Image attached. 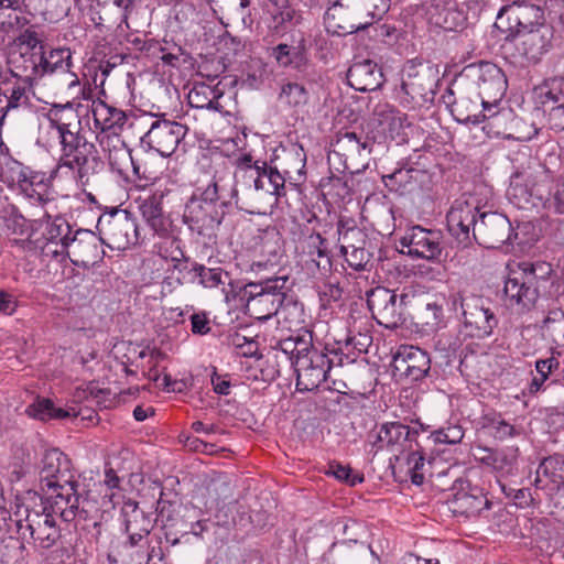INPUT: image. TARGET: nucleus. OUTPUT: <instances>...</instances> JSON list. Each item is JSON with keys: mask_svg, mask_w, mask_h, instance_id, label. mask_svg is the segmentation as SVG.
Instances as JSON below:
<instances>
[{"mask_svg": "<svg viewBox=\"0 0 564 564\" xmlns=\"http://www.w3.org/2000/svg\"><path fill=\"white\" fill-rule=\"evenodd\" d=\"M17 533L23 541L32 540L35 547L48 550L61 539V529L52 513H47L44 501L35 491L17 496L10 516Z\"/></svg>", "mask_w": 564, "mask_h": 564, "instance_id": "1", "label": "nucleus"}, {"mask_svg": "<svg viewBox=\"0 0 564 564\" xmlns=\"http://www.w3.org/2000/svg\"><path fill=\"white\" fill-rule=\"evenodd\" d=\"M234 205L238 206V189L231 176L214 175L209 184L198 187L192 195L185 218L195 225L214 228L223 223Z\"/></svg>", "mask_w": 564, "mask_h": 564, "instance_id": "2", "label": "nucleus"}, {"mask_svg": "<svg viewBox=\"0 0 564 564\" xmlns=\"http://www.w3.org/2000/svg\"><path fill=\"white\" fill-rule=\"evenodd\" d=\"M454 87L455 89L452 86L447 88L443 99L451 107V112L456 121L473 124L487 121L484 129L492 131L496 135L506 134L507 129L502 126L513 118L511 110H485L482 99L463 76L454 84Z\"/></svg>", "mask_w": 564, "mask_h": 564, "instance_id": "3", "label": "nucleus"}, {"mask_svg": "<svg viewBox=\"0 0 564 564\" xmlns=\"http://www.w3.org/2000/svg\"><path fill=\"white\" fill-rule=\"evenodd\" d=\"M453 310H462L458 334L464 339H485L494 334L498 317L490 302L480 295L458 292L452 296Z\"/></svg>", "mask_w": 564, "mask_h": 564, "instance_id": "4", "label": "nucleus"}, {"mask_svg": "<svg viewBox=\"0 0 564 564\" xmlns=\"http://www.w3.org/2000/svg\"><path fill=\"white\" fill-rule=\"evenodd\" d=\"M286 282V276H274L261 282L247 283L242 295L247 301L249 314L259 321H267L276 315L285 300Z\"/></svg>", "mask_w": 564, "mask_h": 564, "instance_id": "5", "label": "nucleus"}, {"mask_svg": "<svg viewBox=\"0 0 564 564\" xmlns=\"http://www.w3.org/2000/svg\"><path fill=\"white\" fill-rule=\"evenodd\" d=\"M482 99L485 110H492L501 101L508 88L505 73L494 63L469 65L462 75Z\"/></svg>", "mask_w": 564, "mask_h": 564, "instance_id": "6", "label": "nucleus"}, {"mask_svg": "<svg viewBox=\"0 0 564 564\" xmlns=\"http://www.w3.org/2000/svg\"><path fill=\"white\" fill-rule=\"evenodd\" d=\"M438 82L434 66L409 61L402 72L401 89L414 106L422 107L433 104Z\"/></svg>", "mask_w": 564, "mask_h": 564, "instance_id": "7", "label": "nucleus"}, {"mask_svg": "<svg viewBox=\"0 0 564 564\" xmlns=\"http://www.w3.org/2000/svg\"><path fill=\"white\" fill-rule=\"evenodd\" d=\"M97 229L104 245L112 250L123 251L139 241V231L132 213L116 209L98 219Z\"/></svg>", "mask_w": 564, "mask_h": 564, "instance_id": "8", "label": "nucleus"}, {"mask_svg": "<svg viewBox=\"0 0 564 564\" xmlns=\"http://www.w3.org/2000/svg\"><path fill=\"white\" fill-rule=\"evenodd\" d=\"M408 299L406 294L398 295L384 286H376L367 292V305L373 319L388 329L398 328L404 323L403 308Z\"/></svg>", "mask_w": 564, "mask_h": 564, "instance_id": "9", "label": "nucleus"}, {"mask_svg": "<svg viewBox=\"0 0 564 564\" xmlns=\"http://www.w3.org/2000/svg\"><path fill=\"white\" fill-rule=\"evenodd\" d=\"M540 24H546L542 7L519 0L503 6L499 10L495 22V26L506 34L505 40L507 41L510 39V34L517 33L518 30L520 32L536 28Z\"/></svg>", "mask_w": 564, "mask_h": 564, "instance_id": "10", "label": "nucleus"}, {"mask_svg": "<svg viewBox=\"0 0 564 564\" xmlns=\"http://www.w3.org/2000/svg\"><path fill=\"white\" fill-rule=\"evenodd\" d=\"M544 264H529L520 272H512L505 282L503 293L507 305L519 312L530 311L539 299L536 270Z\"/></svg>", "mask_w": 564, "mask_h": 564, "instance_id": "11", "label": "nucleus"}, {"mask_svg": "<svg viewBox=\"0 0 564 564\" xmlns=\"http://www.w3.org/2000/svg\"><path fill=\"white\" fill-rule=\"evenodd\" d=\"M430 21L445 31H462L478 21L480 7L477 0L456 2L453 0L433 4Z\"/></svg>", "mask_w": 564, "mask_h": 564, "instance_id": "12", "label": "nucleus"}, {"mask_svg": "<svg viewBox=\"0 0 564 564\" xmlns=\"http://www.w3.org/2000/svg\"><path fill=\"white\" fill-rule=\"evenodd\" d=\"M443 236L440 230L412 226L400 238L402 252L411 258L438 261L443 251Z\"/></svg>", "mask_w": 564, "mask_h": 564, "instance_id": "13", "label": "nucleus"}, {"mask_svg": "<svg viewBox=\"0 0 564 564\" xmlns=\"http://www.w3.org/2000/svg\"><path fill=\"white\" fill-rule=\"evenodd\" d=\"M513 232L510 220L500 213H482L475 227L474 239L485 248H500L511 241Z\"/></svg>", "mask_w": 564, "mask_h": 564, "instance_id": "14", "label": "nucleus"}, {"mask_svg": "<svg viewBox=\"0 0 564 564\" xmlns=\"http://www.w3.org/2000/svg\"><path fill=\"white\" fill-rule=\"evenodd\" d=\"M391 367L394 376L420 381L429 376L431 358L427 351L412 345H401L394 352Z\"/></svg>", "mask_w": 564, "mask_h": 564, "instance_id": "15", "label": "nucleus"}, {"mask_svg": "<svg viewBox=\"0 0 564 564\" xmlns=\"http://www.w3.org/2000/svg\"><path fill=\"white\" fill-rule=\"evenodd\" d=\"M77 482L72 474V462L58 448L47 449L42 459L40 470L41 490L47 494L57 490L62 484Z\"/></svg>", "mask_w": 564, "mask_h": 564, "instance_id": "16", "label": "nucleus"}, {"mask_svg": "<svg viewBox=\"0 0 564 564\" xmlns=\"http://www.w3.org/2000/svg\"><path fill=\"white\" fill-rule=\"evenodd\" d=\"M101 235L97 236L88 229H77L66 243L65 254L76 265H94L105 256Z\"/></svg>", "mask_w": 564, "mask_h": 564, "instance_id": "17", "label": "nucleus"}, {"mask_svg": "<svg viewBox=\"0 0 564 564\" xmlns=\"http://www.w3.org/2000/svg\"><path fill=\"white\" fill-rule=\"evenodd\" d=\"M453 492L447 498L449 510L454 514L473 517L484 509L490 508V501L482 489L473 486L469 481L458 480L452 488Z\"/></svg>", "mask_w": 564, "mask_h": 564, "instance_id": "18", "label": "nucleus"}, {"mask_svg": "<svg viewBox=\"0 0 564 564\" xmlns=\"http://www.w3.org/2000/svg\"><path fill=\"white\" fill-rule=\"evenodd\" d=\"M553 28L540 24L536 28L510 34L508 41H514L519 53L531 63H538L552 47Z\"/></svg>", "mask_w": 564, "mask_h": 564, "instance_id": "19", "label": "nucleus"}, {"mask_svg": "<svg viewBox=\"0 0 564 564\" xmlns=\"http://www.w3.org/2000/svg\"><path fill=\"white\" fill-rule=\"evenodd\" d=\"M186 132L187 128L180 122L155 120L141 140L162 156H170L184 139Z\"/></svg>", "mask_w": 564, "mask_h": 564, "instance_id": "20", "label": "nucleus"}, {"mask_svg": "<svg viewBox=\"0 0 564 564\" xmlns=\"http://www.w3.org/2000/svg\"><path fill=\"white\" fill-rule=\"evenodd\" d=\"M328 362L324 350H313L311 355H305L299 361H293L296 373V389L301 392L317 389L328 379Z\"/></svg>", "mask_w": 564, "mask_h": 564, "instance_id": "21", "label": "nucleus"}, {"mask_svg": "<svg viewBox=\"0 0 564 564\" xmlns=\"http://www.w3.org/2000/svg\"><path fill=\"white\" fill-rule=\"evenodd\" d=\"M477 212L478 208L475 204L456 199L446 215L449 234L464 246L469 245L474 238L475 227L479 221L476 220Z\"/></svg>", "mask_w": 564, "mask_h": 564, "instance_id": "22", "label": "nucleus"}, {"mask_svg": "<svg viewBox=\"0 0 564 564\" xmlns=\"http://www.w3.org/2000/svg\"><path fill=\"white\" fill-rule=\"evenodd\" d=\"M270 57L279 67L304 73L310 65L304 35L299 31L291 33L288 42L279 43L271 48Z\"/></svg>", "mask_w": 564, "mask_h": 564, "instance_id": "23", "label": "nucleus"}, {"mask_svg": "<svg viewBox=\"0 0 564 564\" xmlns=\"http://www.w3.org/2000/svg\"><path fill=\"white\" fill-rule=\"evenodd\" d=\"M78 486V481L62 484L57 490H53L44 502L47 513H52L54 518L58 516L65 522H72L77 517H82L85 510L79 506Z\"/></svg>", "mask_w": 564, "mask_h": 564, "instance_id": "24", "label": "nucleus"}, {"mask_svg": "<svg viewBox=\"0 0 564 564\" xmlns=\"http://www.w3.org/2000/svg\"><path fill=\"white\" fill-rule=\"evenodd\" d=\"M121 511L124 518V531L128 534L126 543L148 546V536L154 527L151 517L131 499L124 502Z\"/></svg>", "mask_w": 564, "mask_h": 564, "instance_id": "25", "label": "nucleus"}, {"mask_svg": "<svg viewBox=\"0 0 564 564\" xmlns=\"http://www.w3.org/2000/svg\"><path fill=\"white\" fill-rule=\"evenodd\" d=\"M0 84V126L7 115L20 108H28L31 105L30 95L33 93L32 84L6 76Z\"/></svg>", "mask_w": 564, "mask_h": 564, "instance_id": "26", "label": "nucleus"}, {"mask_svg": "<svg viewBox=\"0 0 564 564\" xmlns=\"http://www.w3.org/2000/svg\"><path fill=\"white\" fill-rule=\"evenodd\" d=\"M348 84L358 91H373L383 85L382 68L372 59L355 58L347 70Z\"/></svg>", "mask_w": 564, "mask_h": 564, "instance_id": "27", "label": "nucleus"}, {"mask_svg": "<svg viewBox=\"0 0 564 564\" xmlns=\"http://www.w3.org/2000/svg\"><path fill=\"white\" fill-rule=\"evenodd\" d=\"M348 10L352 11L349 21L341 22V19H338L335 22H328L334 29L333 32L339 36L366 30L380 20L372 18V4H369V2L356 1Z\"/></svg>", "mask_w": 564, "mask_h": 564, "instance_id": "28", "label": "nucleus"}, {"mask_svg": "<svg viewBox=\"0 0 564 564\" xmlns=\"http://www.w3.org/2000/svg\"><path fill=\"white\" fill-rule=\"evenodd\" d=\"M154 557L162 561L161 552L156 553L154 546L126 542L118 544L108 553L109 564H150Z\"/></svg>", "mask_w": 564, "mask_h": 564, "instance_id": "29", "label": "nucleus"}, {"mask_svg": "<svg viewBox=\"0 0 564 564\" xmlns=\"http://www.w3.org/2000/svg\"><path fill=\"white\" fill-rule=\"evenodd\" d=\"M9 75L12 78L34 85L41 74V53L24 52L12 56L9 62Z\"/></svg>", "mask_w": 564, "mask_h": 564, "instance_id": "30", "label": "nucleus"}, {"mask_svg": "<svg viewBox=\"0 0 564 564\" xmlns=\"http://www.w3.org/2000/svg\"><path fill=\"white\" fill-rule=\"evenodd\" d=\"M163 198V192L156 191L139 202V210L143 220L159 235H165L169 230V219L162 208Z\"/></svg>", "mask_w": 564, "mask_h": 564, "instance_id": "31", "label": "nucleus"}, {"mask_svg": "<svg viewBox=\"0 0 564 564\" xmlns=\"http://www.w3.org/2000/svg\"><path fill=\"white\" fill-rule=\"evenodd\" d=\"M539 329L542 338L550 345L552 355L564 354V312L562 310L549 312Z\"/></svg>", "mask_w": 564, "mask_h": 564, "instance_id": "32", "label": "nucleus"}, {"mask_svg": "<svg viewBox=\"0 0 564 564\" xmlns=\"http://www.w3.org/2000/svg\"><path fill=\"white\" fill-rule=\"evenodd\" d=\"M246 173L254 178V189L263 191L276 197L285 195V178L284 176L272 166H269L267 161L261 163V171L247 170Z\"/></svg>", "mask_w": 564, "mask_h": 564, "instance_id": "33", "label": "nucleus"}, {"mask_svg": "<svg viewBox=\"0 0 564 564\" xmlns=\"http://www.w3.org/2000/svg\"><path fill=\"white\" fill-rule=\"evenodd\" d=\"M221 96L223 91L217 86L200 83L189 90L187 101L192 108L208 109L223 113L224 107L219 102Z\"/></svg>", "mask_w": 564, "mask_h": 564, "instance_id": "34", "label": "nucleus"}, {"mask_svg": "<svg viewBox=\"0 0 564 564\" xmlns=\"http://www.w3.org/2000/svg\"><path fill=\"white\" fill-rule=\"evenodd\" d=\"M46 118L50 127L55 130L80 129V119L74 104L53 105Z\"/></svg>", "mask_w": 564, "mask_h": 564, "instance_id": "35", "label": "nucleus"}, {"mask_svg": "<svg viewBox=\"0 0 564 564\" xmlns=\"http://www.w3.org/2000/svg\"><path fill=\"white\" fill-rule=\"evenodd\" d=\"M44 217L47 218V225L43 234L44 238L50 242L61 246L59 250L54 251L56 254H64L66 243H68L74 234L70 225L63 217H55L52 221H50L51 216L47 213H44Z\"/></svg>", "mask_w": 564, "mask_h": 564, "instance_id": "36", "label": "nucleus"}, {"mask_svg": "<svg viewBox=\"0 0 564 564\" xmlns=\"http://www.w3.org/2000/svg\"><path fill=\"white\" fill-rule=\"evenodd\" d=\"M41 53V74H53L57 70L69 72L72 67V55L67 48L51 50L48 53L43 51V45H40Z\"/></svg>", "mask_w": 564, "mask_h": 564, "instance_id": "37", "label": "nucleus"}, {"mask_svg": "<svg viewBox=\"0 0 564 564\" xmlns=\"http://www.w3.org/2000/svg\"><path fill=\"white\" fill-rule=\"evenodd\" d=\"M534 93L542 106L564 104V79L561 76L547 78L534 88Z\"/></svg>", "mask_w": 564, "mask_h": 564, "instance_id": "38", "label": "nucleus"}, {"mask_svg": "<svg viewBox=\"0 0 564 564\" xmlns=\"http://www.w3.org/2000/svg\"><path fill=\"white\" fill-rule=\"evenodd\" d=\"M338 235L340 252L366 247L368 242V236L362 229L357 226H347L343 221L338 224Z\"/></svg>", "mask_w": 564, "mask_h": 564, "instance_id": "39", "label": "nucleus"}, {"mask_svg": "<svg viewBox=\"0 0 564 564\" xmlns=\"http://www.w3.org/2000/svg\"><path fill=\"white\" fill-rule=\"evenodd\" d=\"M104 110H106L107 115L102 119L100 118L101 112H95L96 123L101 124L102 134H107V137L111 134L118 137L127 121L126 113L122 110L107 106L104 107Z\"/></svg>", "mask_w": 564, "mask_h": 564, "instance_id": "40", "label": "nucleus"}, {"mask_svg": "<svg viewBox=\"0 0 564 564\" xmlns=\"http://www.w3.org/2000/svg\"><path fill=\"white\" fill-rule=\"evenodd\" d=\"M383 430V441L389 447L400 445L405 441L412 442L417 435V431L410 430L408 425L400 422H387L381 424Z\"/></svg>", "mask_w": 564, "mask_h": 564, "instance_id": "41", "label": "nucleus"}, {"mask_svg": "<svg viewBox=\"0 0 564 564\" xmlns=\"http://www.w3.org/2000/svg\"><path fill=\"white\" fill-rule=\"evenodd\" d=\"M26 413L35 419L45 421L50 419H63L68 416V412L63 409H56L54 403L46 398L37 399L35 402L30 404L26 409Z\"/></svg>", "mask_w": 564, "mask_h": 564, "instance_id": "42", "label": "nucleus"}, {"mask_svg": "<svg viewBox=\"0 0 564 564\" xmlns=\"http://www.w3.org/2000/svg\"><path fill=\"white\" fill-rule=\"evenodd\" d=\"M280 99H283L290 107L302 108L307 105L310 94L299 83H286L281 88Z\"/></svg>", "mask_w": 564, "mask_h": 564, "instance_id": "43", "label": "nucleus"}, {"mask_svg": "<svg viewBox=\"0 0 564 564\" xmlns=\"http://www.w3.org/2000/svg\"><path fill=\"white\" fill-rule=\"evenodd\" d=\"M197 282L208 289H214L219 285H224L229 280V273L224 271L221 268H206L204 264L195 267Z\"/></svg>", "mask_w": 564, "mask_h": 564, "instance_id": "44", "label": "nucleus"}, {"mask_svg": "<svg viewBox=\"0 0 564 564\" xmlns=\"http://www.w3.org/2000/svg\"><path fill=\"white\" fill-rule=\"evenodd\" d=\"M11 6L7 3L4 10H0V31L7 34H14L29 23L26 17L11 9Z\"/></svg>", "mask_w": 564, "mask_h": 564, "instance_id": "45", "label": "nucleus"}, {"mask_svg": "<svg viewBox=\"0 0 564 564\" xmlns=\"http://www.w3.org/2000/svg\"><path fill=\"white\" fill-rule=\"evenodd\" d=\"M95 149V145L91 143L82 144V148L76 150V152H73L69 154V156L59 158L58 166L59 167H68L70 170H76L77 173L84 167V165L91 159L95 154L93 153V150Z\"/></svg>", "mask_w": 564, "mask_h": 564, "instance_id": "46", "label": "nucleus"}, {"mask_svg": "<svg viewBox=\"0 0 564 564\" xmlns=\"http://www.w3.org/2000/svg\"><path fill=\"white\" fill-rule=\"evenodd\" d=\"M335 153L348 152L352 155H359L367 148V142H362L356 132L340 133L335 142Z\"/></svg>", "mask_w": 564, "mask_h": 564, "instance_id": "47", "label": "nucleus"}, {"mask_svg": "<svg viewBox=\"0 0 564 564\" xmlns=\"http://www.w3.org/2000/svg\"><path fill=\"white\" fill-rule=\"evenodd\" d=\"M425 457L420 449H414L410 446V453L406 456L408 473L411 476V481L414 485H422L424 475L421 471L424 467Z\"/></svg>", "mask_w": 564, "mask_h": 564, "instance_id": "48", "label": "nucleus"}, {"mask_svg": "<svg viewBox=\"0 0 564 564\" xmlns=\"http://www.w3.org/2000/svg\"><path fill=\"white\" fill-rule=\"evenodd\" d=\"M3 214L4 226L10 232L15 235L26 234L28 220L14 206L6 208Z\"/></svg>", "mask_w": 564, "mask_h": 564, "instance_id": "49", "label": "nucleus"}, {"mask_svg": "<svg viewBox=\"0 0 564 564\" xmlns=\"http://www.w3.org/2000/svg\"><path fill=\"white\" fill-rule=\"evenodd\" d=\"M58 132L61 143V158L69 156L73 152H76L80 145L79 129H66L56 130Z\"/></svg>", "mask_w": 564, "mask_h": 564, "instance_id": "50", "label": "nucleus"}, {"mask_svg": "<svg viewBox=\"0 0 564 564\" xmlns=\"http://www.w3.org/2000/svg\"><path fill=\"white\" fill-rule=\"evenodd\" d=\"M517 449L512 453L507 454L505 452L490 453L484 460L487 464L492 465L495 469H499L506 473H511L517 462Z\"/></svg>", "mask_w": 564, "mask_h": 564, "instance_id": "51", "label": "nucleus"}, {"mask_svg": "<svg viewBox=\"0 0 564 564\" xmlns=\"http://www.w3.org/2000/svg\"><path fill=\"white\" fill-rule=\"evenodd\" d=\"M69 11L68 0H46L45 8L42 10L44 20L57 22L67 15Z\"/></svg>", "mask_w": 564, "mask_h": 564, "instance_id": "52", "label": "nucleus"}, {"mask_svg": "<svg viewBox=\"0 0 564 564\" xmlns=\"http://www.w3.org/2000/svg\"><path fill=\"white\" fill-rule=\"evenodd\" d=\"M422 319L426 326L431 328L438 327L444 321L443 304L436 300L425 304L422 311Z\"/></svg>", "mask_w": 564, "mask_h": 564, "instance_id": "53", "label": "nucleus"}, {"mask_svg": "<svg viewBox=\"0 0 564 564\" xmlns=\"http://www.w3.org/2000/svg\"><path fill=\"white\" fill-rule=\"evenodd\" d=\"M348 265L357 271L364 270L369 263L372 254L366 247L355 248L347 252H340Z\"/></svg>", "mask_w": 564, "mask_h": 564, "instance_id": "54", "label": "nucleus"}, {"mask_svg": "<svg viewBox=\"0 0 564 564\" xmlns=\"http://www.w3.org/2000/svg\"><path fill=\"white\" fill-rule=\"evenodd\" d=\"M326 474H330L338 480H344L350 486L362 481V477L352 475V469L349 466L341 465L337 462H332L328 464V470Z\"/></svg>", "mask_w": 564, "mask_h": 564, "instance_id": "55", "label": "nucleus"}, {"mask_svg": "<svg viewBox=\"0 0 564 564\" xmlns=\"http://www.w3.org/2000/svg\"><path fill=\"white\" fill-rule=\"evenodd\" d=\"M263 161H256L252 162V156L250 154H243L240 158L237 159V170L231 177L232 182L237 184L240 178H246L247 176H250L248 173H246L247 170H253L256 172L261 171V163Z\"/></svg>", "mask_w": 564, "mask_h": 564, "instance_id": "56", "label": "nucleus"}, {"mask_svg": "<svg viewBox=\"0 0 564 564\" xmlns=\"http://www.w3.org/2000/svg\"><path fill=\"white\" fill-rule=\"evenodd\" d=\"M464 437V431L458 425H449L434 432V440L438 443L457 444Z\"/></svg>", "mask_w": 564, "mask_h": 564, "instance_id": "57", "label": "nucleus"}, {"mask_svg": "<svg viewBox=\"0 0 564 564\" xmlns=\"http://www.w3.org/2000/svg\"><path fill=\"white\" fill-rule=\"evenodd\" d=\"M412 169H399L393 173L383 176L386 185L391 189L399 191L401 186L405 185L411 177Z\"/></svg>", "mask_w": 564, "mask_h": 564, "instance_id": "58", "label": "nucleus"}, {"mask_svg": "<svg viewBox=\"0 0 564 564\" xmlns=\"http://www.w3.org/2000/svg\"><path fill=\"white\" fill-rule=\"evenodd\" d=\"M294 340L296 341V358L294 361H299V359L305 355H311V351L318 350L312 345V333L305 332L303 335L294 336Z\"/></svg>", "mask_w": 564, "mask_h": 564, "instance_id": "59", "label": "nucleus"}, {"mask_svg": "<svg viewBox=\"0 0 564 564\" xmlns=\"http://www.w3.org/2000/svg\"><path fill=\"white\" fill-rule=\"evenodd\" d=\"M495 430L494 436L498 440H506L520 434V431L512 424L505 420H499L492 423Z\"/></svg>", "mask_w": 564, "mask_h": 564, "instance_id": "60", "label": "nucleus"}, {"mask_svg": "<svg viewBox=\"0 0 564 564\" xmlns=\"http://www.w3.org/2000/svg\"><path fill=\"white\" fill-rule=\"evenodd\" d=\"M104 167V162L99 156L94 155L78 172V177L82 183H86L90 175L98 173Z\"/></svg>", "mask_w": 564, "mask_h": 564, "instance_id": "61", "label": "nucleus"}, {"mask_svg": "<svg viewBox=\"0 0 564 564\" xmlns=\"http://www.w3.org/2000/svg\"><path fill=\"white\" fill-rule=\"evenodd\" d=\"M549 123L555 131H564V102L549 110Z\"/></svg>", "mask_w": 564, "mask_h": 564, "instance_id": "62", "label": "nucleus"}, {"mask_svg": "<svg viewBox=\"0 0 564 564\" xmlns=\"http://www.w3.org/2000/svg\"><path fill=\"white\" fill-rule=\"evenodd\" d=\"M192 333L206 335L210 332L209 321L205 313H194L191 316Z\"/></svg>", "mask_w": 564, "mask_h": 564, "instance_id": "63", "label": "nucleus"}, {"mask_svg": "<svg viewBox=\"0 0 564 564\" xmlns=\"http://www.w3.org/2000/svg\"><path fill=\"white\" fill-rule=\"evenodd\" d=\"M346 551L345 544L334 543L329 550L324 553L322 560L326 564H340L343 561L344 552Z\"/></svg>", "mask_w": 564, "mask_h": 564, "instance_id": "64", "label": "nucleus"}]
</instances>
